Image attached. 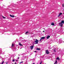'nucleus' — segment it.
Here are the masks:
<instances>
[{
    "instance_id": "obj_1",
    "label": "nucleus",
    "mask_w": 64,
    "mask_h": 64,
    "mask_svg": "<svg viewBox=\"0 0 64 64\" xmlns=\"http://www.w3.org/2000/svg\"><path fill=\"white\" fill-rule=\"evenodd\" d=\"M38 42H39V40H37V39H36V40L34 41V44H38Z\"/></svg>"
},
{
    "instance_id": "obj_2",
    "label": "nucleus",
    "mask_w": 64,
    "mask_h": 64,
    "mask_svg": "<svg viewBox=\"0 0 64 64\" xmlns=\"http://www.w3.org/2000/svg\"><path fill=\"white\" fill-rule=\"evenodd\" d=\"M45 37H42L40 39V41H41V40H42L43 39H45Z\"/></svg>"
},
{
    "instance_id": "obj_3",
    "label": "nucleus",
    "mask_w": 64,
    "mask_h": 64,
    "mask_svg": "<svg viewBox=\"0 0 64 64\" xmlns=\"http://www.w3.org/2000/svg\"><path fill=\"white\" fill-rule=\"evenodd\" d=\"M46 54H49V52L48 51V50H46Z\"/></svg>"
},
{
    "instance_id": "obj_4",
    "label": "nucleus",
    "mask_w": 64,
    "mask_h": 64,
    "mask_svg": "<svg viewBox=\"0 0 64 64\" xmlns=\"http://www.w3.org/2000/svg\"><path fill=\"white\" fill-rule=\"evenodd\" d=\"M63 24L62 22H60L59 24V25L61 26V27H62V26H63Z\"/></svg>"
},
{
    "instance_id": "obj_5",
    "label": "nucleus",
    "mask_w": 64,
    "mask_h": 64,
    "mask_svg": "<svg viewBox=\"0 0 64 64\" xmlns=\"http://www.w3.org/2000/svg\"><path fill=\"white\" fill-rule=\"evenodd\" d=\"M10 17H12V18H14V17H15V16L14 15H10Z\"/></svg>"
},
{
    "instance_id": "obj_6",
    "label": "nucleus",
    "mask_w": 64,
    "mask_h": 64,
    "mask_svg": "<svg viewBox=\"0 0 64 64\" xmlns=\"http://www.w3.org/2000/svg\"><path fill=\"white\" fill-rule=\"evenodd\" d=\"M29 34V32H27L25 33L26 35H28Z\"/></svg>"
},
{
    "instance_id": "obj_7",
    "label": "nucleus",
    "mask_w": 64,
    "mask_h": 64,
    "mask_svg": "<svg viewBox=\"0 0 64 64\" xmlns=\"http://www.w3.org/2000/svg\"><path fill=\"white\" fill-rule=\"evenodd\" d=\"M34 47V46H30V48L31 49V50H32L33 48Z\"/></svg>"
},
{
    "instance_id": "obj_8",
    "label": "nucleus",
    "mask_w": 64,
    "mask_h": 64,
    "mask_svg": "<svg viewBox=\"0 0 64 64\" xmlns=\"http://www.w3.org/2000/svg\"><path fill=\"white\" fill-rule=\"evenodd\" d=\"M62 14V13H60L59 14V15L58 16V17H60V16Z\"/></svg>"
},
{
    "instance_id": "obj_9",
    "label": "nucleus",
    "mask_w": 64,
    "mask_h": 64,
    "mask_svg": "<svg viewBox=\"0 0 64 64\" xmlns=\"http://www.w3.org/2000/svg\"><path fill=\"white\" fill-rule=\"evenodd\" d=\"M50 36H47V37L46 38L47 39H49V38H50Z\"/></svg>"
},
{
    "instance_id": "obj_10",
    "label": "nucleus",
    "mask_w": 64,
    "mask_h": 64,
    "mask_svg": "<svg viewBox=\"0 0 64 64\" xmlns=\"http://www.w3.org/2000/svg\"><path fill=\"white\" fill-rule=\"evenodd\" d=\"M51 25L52 26H54V22H52L51 24Z\"/></svg>"
},
{
    "instance_id": "obj_11",
    "label": "nucleus",
    "mask_w": 64,
    "mask_h": 64,
    "mask_svg": "<svg viewBox=\"0 0 64 64\" xmlns=\"http://www.w3.org/2000/svg\"><path fill=\"white\" fill-rule=\"evenodd\" d=\"M62 24H63L64 23V20H62V22H61Z\"/></svg>"
},
{
    "instance_id": "obj_12",
    "label": "nucleus",
    "mask_w": 64,
    "mask_h": 64,
    "mask_svg": "<svg viewBox=\"0 0 64 64\" xmlns=\"http://www.w3.org/2000/svg\"><path fill=\"white\" fill-rule=\"evenodd\" d=\"M40 50V48H37L36 49V50Z\"/></svg>"
},
{
    "instance_id": "obj_13",
    "label": "nucleus",
    "mask_w": 64,
    "mask_h": 64,
    "mask_svg": "<svg viewBox=\"0 0 64 64\" xmlns=\"http://www.w3.org/2000/svg\"><path fill=\"white\" fill-rule=\"evenodd\" d=\"M56 60H60L59 58H58V57L56 58Z\"/></svg>"
},
{
    "instance_id": "obj_14",
    "label": "nucleus",
    "mask_w": 64,
    "mask_h": 64,
    "mask_svg": "<svg viewBox=\"0 0 64 64\" xmlns=\"http://www.w3.org/2000/svg\"><path fill=\"white\" fill-rule=\"evenodd\" d=\"M19 45L20 46H23V45H22V44H21L20 43H19Z\"/></svg>"
},
{
    "instance_id": "obj_15",
    "label": "nucleus",
    "mask_w": 64,
    "mask_h": 64,
    "mask_svg": "<svg viewBox=\"0 0 64 64\" xmlns=\"http://www.w3.org/2000/svg\"><path fill=\"white\" fill-rule=\"evenodd\" d=\"M2 17L3 18H4V19H5L6 18L4 16H2Z\"/></svg>"
},
{
    "instance_id": "obj_16",
    "label": "nucleus",
    "mask_w": 64,
    "mask_h": 64,
    "mask_svg": "<svg viewBox=\"0 0 64 64\" xmlns=\"http://www.w3.org/2000/svg\"><path fill=\"white\" fill-rule=\"evenodd\" d=\"M14 45H13V44H12V47H13Z\"/></svg>"
},
{
    "instance_id": "obj_17",
    "label": "nucleus",
    "mask_w": 64,
    "mask_h": 64,
    "mask_svg": "<svg viewBox=\"0 0 64 64\" xmlns=\"http://www.w3.org/2000/svg\"><path fill=\"white\" fill-rule=\"evenodd\" d=\"M20 63H23V62H20Z\"/></svg>"
},
{
    "instance_id": "obj_18",
    "label": "nucleus",
    "mask_w": 64,
    "mask_h": 64,
    "mask_svg": "<svg viewBox=\"0 0 64 64\" xmlns=\"http://www.w3.org/2000/svg\"><path fill=\"white\" fill-rule=\"evenodd\" d=\"M42 62H41L40 63V64H42Z\"/></svg>"
},
{
    "instance_id": "obj_19",
    "label": "nucleus",
    "mask_w": 64,
    "mask_h": 64,
    "mask_svg": "<svg viewBox=\"0 0 64 64\" xmlns=\"http://www.w3.org/2000/svg\"><path fill=\"white\" fill-rule=\"evenodd\" d=\"M12 61H13V62H14V61H15V60H12Z\"/></svg>"
},
{
    "instance_id": "obj_20",
    "label": "nucleus",
    "mask_w": 64,
    "mask_h": 64,
    "mask_svg": "<svg viewBox=\"0 0 64 64\" xmlns=\"http://www.w3.org/2000/svg\"><path fill=\"white\" fill-rule=\"evenodd\" d=\"M36 52V51H34V52Z\"/></svg>"
},
{
    "instance_id": "obj_21",
    "label": "nucleus",
    "mask_w": 64,
    "mask_h": 64,
    "mask_svg": "<svg viewBox=\"0 0 64 64\" xmlns=\"http://www.w3.org/2000/svg\"><path fill=\"white\" fill-rule=\"evenodd\" d=\"M43 32H45V31H43Z\"/></svg>"
},
{
    "instance_id": "obj_22",
    "label": "nucleus",
    "mask_w": 64,
    "mask_h": 64,
    "mask_svg": "<svg viewBox=\"0 0 64 64\" xmlns=\"http://www.w3.org/2000/svg\"><path fill=\"white\" fill-rule=\"evenodd\" d=\"M18 59H19V57L18 58Z\"/></svg>"
},
{
    "instance_id": "obj_23",
    "label": "nucleus",
    "mask_w": 64,
    "mask_h": 64,
    "mask_svg": "<svg viewBox=\"0 0 64 64\" xmlns=\"http://www.w3.org/2000/svg\"><path fill=\"white\" fill-rule=\"evenodd\" d=\"M14 64H16V62H15Z\"/></svg>"
},
{
    "instance_id": "obj_24",
    "label": "nucleus",
    "mask_w": 64,
    "mask_h": 64,
    "mask_svg": "<svg viewBox=\"0 0 64 64\" xmlns=\"http://www.w3.org/2000/svg\"><path fill=\"white\" fill-rule=\"evenodd\" d=\"M18 61V60H16V61Z\"/></svg>"
},
{
    "instance_id": "obj_25",
    "label": "nucleus",
    "mask_w": 64,
    "mask_h": 64,
    "mask_svg": "<svg viewBox=\"0 0 64 64\" xmlns=\"http://www.w3.org/2000/svg\"><path fill=\"white\" fill-rule=\"evenodd\" d=\"M33 64H35V63H33Z\"/></svg>"
},
{
    "instance_id": "obj_26",
    "label": "nucleus",
    "mask_w": 64,
    "mask_h": 64,
    "mask_svg": "<svg viewBox=\"0 0 64 64\" xmlns=\"http://www.w3.org/2000/svg\"><path fill=\"white\" fill-rule=\"evenodd\" d=\"M6 64H7V62L6 63Z\"/></svg>"
},
{
    "instance_id": "obj_27",
    "label": "nucleus",
    "mask_w": 64,
    "mask_h": 64,
    "mask_svg": "<svg viewBox=\"0 0 64 64\" xmlns=\"http://www.w3.org/2000/svg\"><path fill=\"white\" fill-rule=\"evenodd\" d=\"M54 51L55 52V50H54Z\"/></svg>"
},
{
    "instance_id": "obj_28",
    "label": "nucleus",
    "mask_w": 64,
    "mask_h": 64,
    "mask_svg": "<svg viewBox=\"0 0 64 64\" xmlns=\"http://www.w3.org/2000/svg\"><path fill=\"white\" fill-rule=\"evenodd\" d=\"M20 64H21V63H20Z\"/></svg>"
},
{
    "instance_id": "obj_29",
    "label": "nucleus",
    "mask_w": 64,
    "mask_h": 64,
    "mask_svg": "<svg viewBox=\"0 0 64 64\" xmlns=\"http://www.w3.org/2000/svg\"><path fill=\"white\" fill-rule=\"evenodd\" d=\"M12 64H13V63H12Z\"/></svg>"
}]
</instances>
